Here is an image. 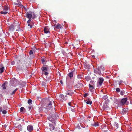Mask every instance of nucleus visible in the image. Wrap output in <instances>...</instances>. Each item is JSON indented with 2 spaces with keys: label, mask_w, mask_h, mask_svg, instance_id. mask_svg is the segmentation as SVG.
I'll return each mask as SVG.
<instances>
[{
  "label": "nucleus",
  "mask_w": 132,
  "mask_h": 132,
  "mask_svg": "<svg viewBox=\"0 0 132 132\" xmlns=\"http://www.w3.org/2000/svg\"><path fill=\"white\" fill-rule=\"evenodd\" d=\"M17 61V66L18 68L20 69H21L24 67H26L28 66L27 63V59L24 56H20Z\"/></svg>",
  "instance_id": "f257e3e1"
},
{
  "label": "nucleus",
  "mask_w": 132,
  "mask_h": 132,
  "mask_svg": "<svg viewBox=\"0 0 132 132\" xmlns=\"http://www.w3.org/2000/svg\"><path fill=\"white\" fill-rule=\"evenodd\" d=\"M58 117H59L56 113H54L52 114L51 117L48 118V119L52 122H54V124H55V121L58 118Z\"/></svg>",
  "instance_id": "f03ea898"
},
{
  "label": "nucleus",
  "mask_w": 132,
  "mask_h": 132,
  "mask_svg": "<svg viewBox=\"0 0 132 132\" xmlns=\"http://www.w3.org/2000/svg\"><path fill=\"white\" fill-rule=\"evenodd\" d=\"M104 67L102 66L98 67L94 70V72L96 74H98L100 75L101 71H104Z\"/></svg>",
  "instance_id": "7ed1b4c3"
},
{
  "label": "nucleus",
  "mask_w": 132,
  "mask_h": 132,
  "mask_svg": "<svg viewBox=\"0 0 132 132\" xmlns=\"http://www.w3.org/2000/svg\"><path fill=\"white\" fill-rule=\"evenodd\" d=\"M41 69L42 71V73L44 74L45 75H47L48 74V69L47 67H43Z\"/></svg>",
  "instance_id": "20e7f679"
},
{
  "label": "nucleus",
  "mask_w": 132,
  "mask_h": 132,
  "mask_svg": "<svg viewBox=\"0 0 132 132\" xmlns=\"http://www.w3.org/2000/svg\"><path fill=\"white\" fill-rule=\"evenodd\" d=\"M47 102H48L47 103V109H49L51 107V106L52 105V103H54V101H53V100L51 101L49 99H48L47 100Z\"/></svg>",
  "instance_id": "39448f33"
},
{
  "label": "nucleus",
  "mask_w": 132,
  "mask_h": 132,
  "mask_svg": "<svg viewBox=\"0 0 132 132\" xmlns=\"http://www.w3.org/2000/svg\"><path fill=\"white\" fill-rule=\"evenodd\" d=\"M59 96L60 97V100L62 101H66L68 97L67 95H64L62 94H60Z\"/></svg>",
  "instance_id": "423d86ee"
},
{
  "label": "nucleus",
  "mask_w": 132,
  "mask_h": 132,
  "mask_svg": "<svg viewBox=\"0 0 132 132\" xmlns=\"http://www.w3.org/2000/svg\"><path fill=\"white\" fill-rule=\"evenodd\" d=\"M128 100L127 98V97L123 98L121 100V101L119 103L121 105H125L126 102Z\"/></svg>",
  "instance_id": "0eeeda50"
},
{
  "label": "nucleus",
  "mask_w": 132,
  "mask_h": 132,
  "mask_svg": "<svg viewBox=\"0 0 132 132\" xmlns=\"http://www.w3.org/2000/svg\"><path fill=\"white\" fill-rule=\"evenodd\" d=\"M74 92L73 90H69L65 92V94L70 96H72Z\"/></svg>",
  "instance_id": "6e6552de"
},
{
  "label": "nucleus",
  "mask_w": 132,
  "mask_h": 132,
  "mask_svg": "<svg viewBox=\"0 0 132 132\" xmlns=\"http://www.w3.org/2000/svg\"><path fill=\"white\" fill-rule=\"evenodd\" d=\"M104 80V79L103 78L100 77L99 78L97 83L100 86H101Z\"/></svg>",
  "instance_id": "1a4fd4ad"
},
{
  "label": "nucleus",
  "mask_w": 132,
  "mask_h": 132,
  "mask_svg": "<svg viewBox=\"0 0 132 132\" xmlns=\"http://www.w3.org/2000/svg\"><path fill=\"white\" fill-rule=\"evenodd\" d=\"M33 129V126L31 125H28L27 127V129L29 131H31Z\"/></svg>",
  "instance_id": "9d476101"
},
{
  "label": "nucleus",
  "mask_w": 132,
  "mask_h": 132,
  "mask_svg": "<svg viewBox=\"0 0 132 132\" xmlns=\"http://www.w3.org/2000/svg\"><path fill=\"white\" fill-rule=\"evenodd\" d=\"M26 15V17L29 19H30L32 18V15L31 14V12H27Z\"/></svg>",
  "instance_id": "9b49d317"
},
{
  "label": "nucleus",
  "mask_w": 132,
  "mask_h": 132,
  "mask_svg": "<svg viewBox=\"0 0 132 132\" xmlns=\"http://www.w3.org/2000/svg\"><path fill=\"white\" fill-rule=\"evenodd\" d=\"M77 88H80L83 87V84L81 83L78 82V84L76 85Z\"/></svg>",
  "instance_id": "f8f14e48"
},
{
  "label": "nucleus",
  "mask_w": 132,
  "mask_h": 132,
  "mask_svg": "<svg viewBox=\"0 0 132 132\" xmlns=\"http://www.w3.org/2000/svg\"><path fill=\"white\" fill-rule=\"evenodd\" d=\"M94 122V120L93 119H92L90 120H87V123L89 125L91 126L92 125V123Z\"/></svg>",
  "instance_id": "ddd939ff"
},
{
  "label": "nucleus",
  "mask_w": 132,
  "mask_h": 132,
  "mask_svg": "<svg viewBox=\"0 0 132 132\" xmlns=\"http://www.w3.org/2000/svg\"><path fill=\"white\" fill-rule=\"evenodd\" d=\"M128 109L127 108H124L122 110L121 113L122 114H125L128 111Z\"/></svg>",
  "instance_id": "4468645a"
},
{
  "label": "nucleus",
  "mask_w": 132,
  "mask_h": 132,
  "mask_svg": "<svg viewBox=\"0 0 132 132\" xmlns=\"http://www.w3.org/2000/svg\"><path fill=\"white\" fill-rule=\"evenodd\" d=\"M72 84H71L70 83L68 84L67 86V88L68 89H71L72 87Z\"/></svg>",
  "instance_id": "2eb2a0df"
},
{
  "label": "nucleus",
  "mask_w": 132,
  "mask_h": 132,
  "mask_svg": "<svg viewBox=\"0 0 132 132\" xmlns=\"http://www.w3.org/2000/svg\"><path fill=\"white\" fill-rule=\"evenodd\" d=\"M44 32L46 34L50 33V32L49 31V29L48 28L46 27H45L44 28Z\"/></svg>",
  "instance_id": "dca6fc26"
},
{
  "label": "nucleus",
  "mask_w": 132,
  "mask_h": 132,
  "mask_svg": "<svg viewBox=\"0 0 132 132\" xmlns=\"http://www.w3.org/2000/svg\"><path fill=\"white\" fill-rule=\"evenodd\" d=\"M49 127L50 130L51 131L54 130L55 128L54 126L51 124H49Z\"/></svg>",
  "instance_id": "f3484780"
},
{
  "label": "nucleus",
  "mask_w": 132,
  "mask_h": 132,
  "mask_svg": "<svg viewBox=\"0 0 132 132\" xmlns=\"http://www.w3.org/2000/svg\"><path fill=\"white\" fill-rule=\"evenodd\" d=\"M33 52L32 50H31L29 52V54L31 57V58H33L34 57V55H33Z\"/></svg>",
  "instance_id": "a211bd4d"
},
{
  "label": "nucleus",
  "mask_w": 132,
  "mask_h": 132,
  "mask_svg": "<svg viewBox=\"0 0 132 132\" xmlns=\"http://www.w3.org/2000/svg\"><path fill=\"white\" fill-rule=\"evenodd\" d=\"M41 61H42V63L43 64H46V62H47V61L46 59V58H42L41 59Z\"/></svg>",
  "instance_id": "6ab92c4d"
},
{
  "label": "nucleus",
  "mask_w": 132,
  "mask_h": 132,
  "mask_svg": "<svg viewBox=\"0 0 132 132\" xmlns=\"http://www.w3.org/2000/svg\"><path fill=\"white\" fill-rule=\"evenodd\" d=\"M91 126H93L95 127H97L99 126V123L97 122H95L94 121V122L92 123V125Z\"/></svg>",
  "instance_id": "aec40b11"
},
{
  "label": "nucleus",
  "mask_w": 132,
  "mask_h": 132,
  "mask_svg": "<svg viewBox=\"0 0 132 132\" xmlns=\"http://www.w3.org/2000/svg\"><path fill=\"white\" fill-rule=\"evenodd\" d=\"M31 14L32 15V18H35L36 17V15L34 12H31Z\"/></svg>",
  "instance_id": "412c9836"
},
{
  "label": "nucleus",
  "mask_w": 132,
  "mask_h": 132,
  "mask_svg": "<svg viewBox=\"0 0 132 132\" xmlns=\"http://www.w3.org/2000/svg\"><path fill=\"white\" fill-rule=\"evenodd\" d=\"M9 8L8 6H7L6 5H5L4 6L3 10L5 11H7L9 10Z\"/></svg>",
  "instance_id": "4be33fe9"
},
{
  "label": "nucleus",
  "mask_w": 132,
  "mask_h": 132,
  "mask_svg": "<svg viewBox=\"0 0 132 132\" xmlns=\"http://www.w3.org/2000/svg\"><path fill=\"white\" fill-rule=\"evenodd\" d=\"M6 83V82H5L2 85V87L3 89L5 90L6 89V86H5Z\"/></svg>",
  "instance_id": "5701e85b"
},
{
  "label": "nucleus",
  "mask_w": 132,
  "mask_h": 132,
  "mask_svg": "<svg viewBox=\"0 0 132 132\" xmlns=\"http://www.w3.org/2000/svg\"><path fill=\"white\" fill-rule=\"evenodd\" d=\"M61 25L60 24L58 23L55 26V28H56L57 29H59L61 28Z\"/></svg>",
  "instance_id": "b1692460"
},
{
  "label": "nucleus",
  "mask_w": 132,
  "mask_h": 132,
  "mask_svg": "<svg viewBox=\"0 0 132 132\" xmlns=\"http://www.w3.org/2000/svg\"><path fill=\"white\" fill-rule=\"evenodd\" d=\"M85 102L87 104H88L91 105L92 103V101H88L87 100H85Z\"/></svg>",
  "instance_id": "393cba45"
},
{
  "label": "nucleus",
  "mask_w": 132,
  "mask_h": 132,
  "mask_svg": "<svg viewBox=\"0 0 132 132\" xmlns=\"http://www.w3.org/2000/svg\"><path fill=\"white\" fill-rule=\"evenodd\" d=\"M4 67H1L0 68V73H2L4 71Z\"/></svg>",
  "instance_id": "a878e982"
},
{
  "label": "nucleus",
  "mask_w": 132,
  "mask_h": 132,
  "mask_svg": "<svg viewBox=\"0 0 132 132\" xmlns=\"http://www.w3.org/2000/svg\"><path fill=\"white\" fill-rule=\"evenodd\" d=\"M17 127L20 130H22V127L21 125H19L17 126Z\"/></svg>",
  "instance_id": "bb28decb"
},
{
  "label": "nucleus",
  "mask_w": 132,
  "mask_h": 132,
  "mask_svg": "<svg viewBox=\"0 0 132 132\" xmlns=\"http://www.w3.org/2000/svg\"><path fill=\"white\" fill-rule=\"evenodd\" d=\"M73 71L71 72L69 74L68 76L70 78H71L73 77Z\"/></svg>",
  "instance_id": "cd10ccee"
},
{
  "label": "nucleus",
  "mask_w": 132,
  "mask_h": 132,
  "mask_svg": "<svg viewBox=\"0 0 132 132\" xmlns=\"http://www.w3.org/2000/svg\"><path fill=\"white\" fill-rule=\"evenodd\" d=\"M32 102V101L31 99H29L28 100V103L29 105L31 104Z\"/></svg>",
  "instance_id": "c85d7f7f"
},
{
  "label": "nucleus",
  "mask_w": 132,
  "mask_h": 132,
  "mask_svg": "<svg viewBox=\"0 0 132 132\" xmlns=\"http://www.w3.org/2000/svg\"><path fill=\"white\" fill-rule=\"evenodd\" d=\"M8 12L7 11H1L0 12V13L1 14H6Z\"/></svg>",
  "instance_id": "c756f323"
},
{
  "label": "nucleus",
  "mask_w": 132,
  "mask_h": 132,
  "mask_svg": "<svg viewBox=\"0 0 132 132\" xmlns=\"http://www.w3.org/2000/svg\"><path fill=\"white\" fill-rule=\"evenodd\" d=\"M82 77V76L81 74H79L78 75L77 78L78 79H81Z\"/></svg>",
  "instance_id": "7c9ffc66"
},
{
  "label": "nucleus",
  "mask_w": 132,
  "mask_h": 132,
  "mask_svg": "<svg viewBox=\"0 0 132 132\" xmlns=\"http://www.w3.org/2000/svg\"><path fill=\"white\" fill-rule=\"evenodd\" d=\"M125 92L123 90H122L120 92V94L121 95H123L125 94Z\"/></svg>",
  "instance_id": "2f4dec72"
},
{
  "label": "nucleus",
  "mask_w": 132,
  "mask_h": 132,
  "mask_svg": "<svg viewBox=\"0 0 132 132\" xmlns=\"http://www.w3.org/2000/svg\"><path fill=\"white\" fill-rule=\"evenodd\" d=\"M18 90V89H16L14 90L12 93H10V95H13L14 94L16 91Z\"/></svg>",
  "instance_id": "473e14b6"
},
{
  "label": "nucleus",
  "mask_w": 132,
  "mask_h": 132,
  "mask_svg": "<svg viewBox=\"0 0 132 132\" xmlns=\"http://www.w3.org/2000/svg\"><path fill=\"white\" fill-rule=\"evenodd\" d=\"M89 88H91L93 89L94 88L93 85H90V84H89Z\"/></svg>",
  "instance_id": "72a5a7b5"
},
{
  "label": "nucleus",
  "mask_w": 132,
  "mask_h": 132,
  "mask_svg": "<svg viewBox=\"0 0 132 132\" xmlns=\"http://www.w3.org/2000/svg\"><path fill=\"white\" fill-rule=\"evenodd\" d=\"M94 81H90V84H90V85H93L94 84Z\"/></svg>",
  "instance_id": "f704fd0d"
},
{
  "label": "nucleus",
  "mask_w": 132,
  "mask_h": 132,
  "mask_svg": "<svg viewBox=\"0 0 132 132\" xmlns=\"http://www.w3.org/2000/svg\"><path fill=\"white\" fill-rule=\"evenodd\" d=\"M116 91L118 93L120 92V90L119 88H117L116 89Z\"/></svg>",
  "instance_id": "c9c22d12"
},
{
  "label": "nucleus",
  "mask_w": 132,
  "mask_h": 132,
  "mask_svg": "<svg viewBox=\"0 0 132 132\" xmlns=\"http://www.w3.org/2000/svg\"><path fill=\"white\" fill-rule=\"evenodd\" d=\"M108 98V96L106 95H105L103 97V99L105 100H106Z\"/></svg>",
  "instance_id": "e433bc0d"
},
{
  "label": "nucleus",
  "mask_w": 132,
  "mask_h": 132,
  "mask_svg": "<svg viewBox=\"0 0 132 132\" xmlns=\"http://www.w3.org/2000/svg\"><path fill=\"white\" fill-rule=\"evenodd\" d=\"M24 109V108L23 107H22L20 109V111L21 112H22L23 111V110Z\"/></svg>",
  "instance_id": "4c0bfd02"
},
{
  "label": "nucleus",
  "mask_w": 132,
  "mask_h": 132,
  "mask_svg": "<svg viewBox=\"0 0 132 132\" xmlns=\"http://www.w3.org/2000/svg\"><path fill=\"white\" fill-rule=\"evenodd\" d=\"M2 113L3 114H5L7 113V111L5 110H4L2 111Z\"/></svg>",
  "instance_id": "58836bf2"
},
{
  "label": "nucleus",
  "mask_w": 132,
  "mask_h": 132,
  "mask_svg": "<svg viewBox=\"0 0 132 132\" xmlns=\"http://www.w3.org/2000/svg\"><path fill=\"white\" fill-rule=\"evenodd\" d=\"M7 105H4L3 106V107L4 108H3V109H6V108H7Z\"/></svg>",
  "instance_id": "ea45409f"
},
{
  "label": "nucleus",
  "mask_w": 132,
  "mask_h": 132,
  "mask_svg": "<svg viewBox=\"0 0 132 132\" xmlns=\"http://www.w3.org/2000/svg\"><path fill=\"white\" fill-rule=\"evenodd\" d=\"M28 26H29L30 27V28H31L32 27V25H31L29 23L28 24Z\"/></svg>",
  "instance_id": "a19ab883"
},
{
  "label": "nucleus",
  "mask_w": 132,
  "mask_h": 132,
  "mask_svg": "<svg viewBox=\"0 0 132 132\" xmlns=\"http://www.w3.org/2000/svg\"><path fill=\"white\" fill-rule=\"evenodd\" d=\"M31 21V19H29L27 21V23L28 24Z\"/></svg>",
  "instance_id": "79ce46f5"
},
{
  "label": "nucleus",
  "mask_w": 132,
  "mask_h": 132,
  "mask_svg": "<svg viewBox=\"0 0 132 132\" xmlns=\"http://www.w3.org/2000/svg\"><path fill=\"white\" fill-rule=\"evenodd\" d=\"M88 94L87 93H85L84 95V97H86L87 96V95Z\"/></svg>",
  "instance_id": "37998d69"
},
{
  "label": "nucleus",
  "mask_w": 132,
  "mask_h": 132,
  "mask_svg": "<svg viewBox=\"0 0 132 132\" xmlns=\"http://www.w3.org/2000/svg\"><path fill=\"white\" fill-rule=\"evenodd\" d=\"M22 5L21 4L19 3H18V4L17 5V6H22Z\"/></svg>",
  "instance_id": "c03bdc74"
},
{
  "label": "nucleus",
  "mask_w": 132,
  "mask_h": 132,
  "mask_svg": "<svg viewBox=\"0 0 132 132\" xmlns=\"http://www.w3.org/2000/svg\"><path fill=\"white\" fill-rule=\"evenodd\" d=\"M10 28H14V26L13 25H12L10 26Z\"/></svg>",
  "instance_id": "a18cd8bd"
},
{
  "label": "nucleus",
  "mask_w": 132,
  "mask_h": 132,
  "mask_svg": "<svg viewBox=\"0 0 132 132\" xmlns=\"http://www.w3.org/2000/svg\"><path fill=\"white\" fill-rule=\"evenodd\" d=\"M60 83L61 84L63 85V81H62V80H61L60 81Z\"/></svg>",
  "instance_id": "49530a36"
},
{
  "label": "nucleus",
  "mask_w": 132,
  "mask_h": 132,
  "mask_svg": "<svg viewBox=\"0 0 132 132\" xmlns=\"http://www.w3.org/2000/svg\"><path fill=\"white\" fill-rule=\"evenodd\" d=\"M86 100H87V101H90V98H88Z\"/></svg>",
  "instance_id": "de8ad7c7"
},
{
  "label": "nucleus",
  "mask_w": 132,
  "mask_h": 132,
  "mask_svg": "<svg viewBox=\"0 0 132 132\" xmlns=\"http://www.w3.org/2000/svg\"><path fill=\"white\" fill-rule=\"evenodd\" d=\"M14 4L15 5H17H17L18 4V3H14Z\"/></svg>",
  "instance_id": "09e8293b"
},
{
  "label": "nucleus",
  "mask_w": 132,
  "mask_h": 132,
  "mask_svg": "<svg viewBox=\"0 0 132 132\" xmlns=\"http://www.w3.org/2000/svg\"><path fill=\"white\" fill-rule=\"evenodd\" d=\"M2 112V108H0V112Z\"/></svg>",
  "instance_id": "8fccbe9b"
},
{
  "label": "nucleus",
  "mask_w": 132,
  "mask_h": 132,
  "mask_svg": "<svg viewBox=\"0 0 132 132\" xmlns=\"http://www.w3.org/2000/svg\"><path fill=\"white\" fill-rule=\"evenodd\" d=\"M68 105L70 106H71V103L70 102H69L68 103Z\"/></svg>",
  "instance_id": "3c124183"
},
{
  "label": "nucleus",
  "mask_w": 132,
  "mask_h": 132,
  "mask_svg": "<svg viewBox=\"0 0 132 132\" xmlns=\"http://www.w3.org/2000/svg\"><path fill=\"white\" fill-rule=\"evenodd\" d=\"M20 119H19V118H18V119H16V120H17V121H19L20 120Z\"/></svg>",
  "instance_id": "603ef678"
},
{
  "label": "nucleus",
  "mask_w": 132,
  "mask_h": 132,
  "mask_svg": "<svg viewBox=\"0 0 132 132\" xmlns=\"http://www.w3.org/2000/svg\"><path fill=\"white\" fill-rule=\"evenodd\" d=\"M89 89H90V90L91 92H92L93 91V89H92L91 88H91H89Z\"/></svg>",
  "instance_id": "864d4df0"
},
{
  "label": "nucleus",
  "mask_w": 132,
  "mask_h": 132,
  "mask_svg": "<svg viewBox=\"0 0 132 132\" xmlns=\"http://www.w3.org/2000/svg\"><path fill=\"white\" fill-rule=\"evenodd\" d=\"M72 112H75V110H74L73 109H72Z\"/></svg>",
  "instance_id": "5fc2aeb1"
},
{
  "label": "nucleus",
  "mask_w": 132,
  "mask_h": 132,
  "mask_svg": "<svg viewBox=\"0 0 132 132\" xmlns=\"http://www.w3.org/2000/svg\"><path fill=\"white\" fill-rule=\"evenodd\" d=\"M103 132H108V130H104V131Z\"/></svg>",
  "instance_id": "6e6d98bb"
},
{
  "label": "nucleus",
  "mask_w": 132,
  "mask_h": 132,
  "mask_svg": "<svg viewBox=\"0 0 132 132\" xmlns=\"http://www.w3.org/2000/svg\"><path fill=\"white\" fill-rule=\"evenodd\" d=\"M92 57L94 58L95 57V56L94 55H93L92 56Z\"/></svg>",
  "instance_id": "4d7b16f0"
},
{
  "label": "nucleus",
  "mask_w": 132,
  "mask_h": 132,
  "mask_svg": "<svg viewBox=\"0 0 132 132\" xmlns=\"http://www.w3.org/2000/svg\"><path fill=\"white\" fill-rule=\"evenodd\" d=\"M68 44V42H65V44Z\"/></svg>",
  "instance_id": "13d9d810"
},
{
  "label": "nucleus",
  "mask_w": 132,
  "mask_h": 132,
  "mask_svg": "<svg viewBox=\"0 0 132 132\" xmlns=\"http://www.w3.org/2000/svg\"><path fill=\"white\" fill-rule=\"evenodd\" d=\"M17 2H18L19 3H20V2H19V1L18 0H17Z\"/></svg>",
  "instance_id": "bf43d9fd"
},
{
  "label": "nucleus",
  "mask_w": 132,
  "mask_h": 132,
  "mask_svg": "<svg viewBox=\"0 0 132 132\" xmlns=\"http://www.w3.org/2000/svg\"><path fill=\"white\" fill-rule=\"evenodd\" d=\"M88 117L89 118H91V117L90 116H88Z\"/></svg>",
  "instance_id": "052dcab7"
},
{
  "label": "nucleus",
  "mask_w": 132,
  "mask_h": 132,
  "mask_svg": "<svg viewBox=\"0 0 132 132\" xmlns=\"http://www.w3.org/2000/svg\"><path fill=\"white\" fill-rule=\"evenodd\" d=\"M28 108H29V110H30L31 109V107H29Z\"/></svg>",
  "instance_id": "680f3d73"
},
{
  "label": "nucleus",
  "mask_w": 132,
  "mask_h": 132,
  "mask_svg": "<svg viewBox=\"0 0 132 132\" xmlns=\"http://www.w3.org/2000/svg\"><path fill=\"white\" fill-rule=\"evenodd\" d=\"M4 127H6V125H4Z\"/></svg>",
  "instance_id": "e2e57ef3"
},
{
  "label": "nucleus",
  "mask_w": 132,
  "mask_h": 132,
  "mask_svg": "<svg viewBox=\"0 0 132 132\" xmlns=\"http://www.w3.org/2000/svg\"><path fill=\"white\" fill-rule=\"evenodd\" d=\"M11 63H12V64H13V62H12Z\"/></svg>",
  "instance_id": "0e129e2a"
},
{
  "label": "nucleus",
  "mask_w": 132,
  "mask_h": 132,
  "mask_svg": "<svg viewBox=\"0 0 132 132\" xmlns=\"http://www.w3.org/2000/svg\"><path fill=\"white\" fill-rule=\"evenodd\" d=\"M11 63H12V64H13V62H12Z\"/></svg>",
  "instance_id": "69168bd1"
},
{
  "label": "nucleus",
  "mask_w": 132,
  "mask_h": 132,
  "mask_svg": "<svg viewBox=\"0 0 132 132\" xmlns=\"http://www.w3.org/2000/svg\"><path fill=\"white\" fill-rule=\"evenodd\" d=\"M8 94V93H7V94H7V95Z\"/></svg>",
  "instance_id": "338daca9"
},
{
  "label": "nucleus",
  "mask_w": 132,
  "mask_h": 132,
  "mask_svg": "<svg viewBox=\"0 0 132 132\" xmlns=\"http://www.w3.org/2000/svg\"><path fill=\"white\" fill-rule=\"evenodd\" d=\"M64 22L65 23V21H64Z\"/></svg>",
  "instance_id": "774afa93"
}]
</instances>
